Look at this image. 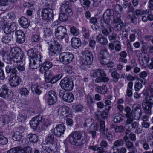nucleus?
<instances>
[{"label":"nucleus","instance_id":"nucleus-1","mask_svg":"<svg viewBox=\"0 0 153 153\" xmlns=\"http://www.w3.org/2000/svg\"><path fill=\"white\" fill-rule=\"evenodd\" d=\"M86 134L85 132H72L69 136V140L71 144L76 148H82L86 142Z\"/></svg>","mask_w":153,"mask_h":153},{"label":"nucleus","instance_id":"nucleus-2","mask_svg":"<svg viewBox=\"0 0 153 153\" xmlns=\"http://www.w3.org/2000/svg\"><path fill=\"white\" fill-rule=\"evenodd\" d=\"M30 59L29 66L30 68L36 69L42 64L40 53L36 49H30L27 52Z\"/></svg>","mask_w":153,"mask_h":153},{"label":"nucleus","instance_id":"nucleus-3","mask_svg":"<svg viewBox=\"0 0 153 153\" xmlns=\"http://www.w3.org/2000/svg\"><path fill=\"white\" fill-rule=\"evenodd\" d=\"M45 5L47 7L43 9L41 12L42 19L46 22H49L53 19V10L54 6L52 4V1L50 0H47Z\"/></svg>","mask_w":153,"mask_h":153},{"label":"nucleus","instance_id":"nucleus-4","mask_svg":"<svg viewBox=\"0 0 153 153\" xmlns=\"http://www.w3.org/2000/svg\"><path fill=\"white\" fill-rule=\"evenodd\" d=\"M91 75L94 77H96L95 81L97 83L102 82H107L109 80V78L106 77V75L104 71L100 69L91 71Z\"/></svg>","mask_w":153,"mask_h":153},{"label":"nucleus","instance_id":"nucleus-5","mask_svg":"<svg viewBox=\"0 0 153 153\" xmlns=\"http://www.w3.org/2000/svg\"><path fill=\"white\" fill-rule=\"evenodd\" d=\"M59 85L62 89L67 91L71 90L74 87L73 82L70 76L65 77L62 79Z\"/></svg>","mask_w":153,"mask_h":153},{"label":"nucleus","instance_id":"nucleus-6","mask_svg":"<svg viewBox=\"0 0 153 153\" xmlns=\"http://www.w3.org/2000/svg\"><path fill=\"white\" fill-rule=\"evenodd\" d=\"M44 97L48 105H52L56 102V94L53 90L48 91L45 94Z\"/></svg>","mask_w":153,"mask_h":153},{"label":"nucleus","instance_id":"nucleus-7","mask_svg":"<svg viewBox=\"0 0 153 153\" xmlns=\"http://www.w3.org/2000/svg\"><path fill=\"white\" fill-rule=\"evenodd\" d=\"M81 53L83 56L82 60V64L85 65L91 64L93 60V56L91 52L85 49L82 51Z\"/></svg>","mask_w":153,"mask_h":153},{"label":"nucleus","instance_id":"nucleus-8","mask_svg":"<svg viewBox=\"0 0 153 153\" xmlns=\"http://www.w3.org/2000/svg\"><path fill=\"white\" fill-rule=\"evenodd\" d=\"M73 58V55L69 52L62 53L59 56V61L64 64L70 63L71 62Z\"/></svg>","mask_w":153,"mask_h":153},{"label":"nucleus","instance_id":"nucleus-9","mask_svg":"<svg viewBox=\"0 0 153 153\" xmlns=\"http://www.w3.org/2000/svg\"><path fill=\"white\" fill-rule=\"evenodd\" d=\"M54 43V45H51L49 48V53L52 56L58 54L62 50V45L60 44L55 41Z\"/></svg>","mask_w":153,"mask_h":153},{"label":"nucleus","instance_id":"nucleus-10","mask_svg":"<svg viewBox=\"0 0 153 153\" xmlns=\"http://www.w3.org/2000/svg\"><path fill=\"white\" fill-rule=\"evenodd\" d=\"M65 27L62 26L58 27L55 30V34L56 37L59 39H62L67 35Z\"/></svg>","mask_w":153,"mask_h":153},{"label":"nucleus","instance_id":"nucleus-11","mask_svg":"<svg viewBox=\"0 0 153 153\" xmlns=\"http://www.w3.org/2000/svg\"><path fill=\"white\" fill-rule=\"evenodd\" d=\"M132 112L133 113V117H134V119H139L143 114L141 105L138 104L134 105L132 108Z\"/></svg>","mask_w":153,"mask_h":153},{"label":"nucleus","instance_id":"nucleus-12","mask_svg":"<svg viewBox=\"0 0 153 153\" xmlns=\"http://www.w3.org/2000/svg\"><path fill=\"white\" fill-rule=\"evenodd\" d=\"M57 113L64 118L71 115V110L69 107L64 106L59 108Z\"/></svg>","mask_w":153,"mask_h":153},{"label":"nucleus","instance_id":"nucleus-13","mask_svg":"<svg viewBox=\"0 0 153 153\" xmlns=\"http://www.w3.org/2000/svg\"><path fill=\"white\" fill-rule=\"evenodd\" d=\"M59 96L62 97V100L68 103L73 102L74 97L73 94L70 92H64L63 91H61L59 93Z\"/></svg>","mask_w":153,"mask_h":153},{"label":"nucleus","instance_id":"nucleus-14","mask_svg":"<svg viewBox=\"0 0 153 153\" xmlns=\"http://www.w3.org/2000/svg\"><path fill=\"white\" fill-rule=\"evenodd\" d=\"M114 12L112 9H107L103 15V19L105 22L108 24L109 21L114 19Z\"/></svg>","mask_w":153,"mask_h":153},{"label":"nucleus","instance_id":"nucleus-15","mask_svg":"<svg viewBox=\"0 0 153 153\" xmlns=\"http://www.w3.org/2000/svg\"><path fill=\"white\" fill-rule=\"evenodd\" d=\"M2 29L5 33H10L14 31L17 28V27L14 22L9 24L6 23L3 26Z\"/></svg>","mask_w":153,"mask_h":153},{"label":"nucleus","instance_id":"nucleus-16","mask_svg":"<svg viewBox=\"0 0 153 153\" xmlns=\"http://www.w3.org/2000/svg\"><path fill=\"white\" fill-rule=\"evenodd\" d=\"M65 130V126L63 124H59L54 128V134L56 137H60L64 134Z\"/></svg>","mask_w":153,"mask_h":153},{"label":"nucleus","instance_id":"nucleus-17","mask_svg":"<svg viewBox=\"0 0 153 153\" xmlns=\"http://www.w3.org/2000/svg\"><path fill=\"white\" fill-rule=\"evenodd\" d=\"M42 116H37L34 117L30 122V124L32 128L35 129L36 128L39 124L43 120Z\"/></svg>","mask_w":153,"mask_h":153},{"label":"nucleus","instance_id":"nucleus-18","mask_svg":"<svg viewBox=\"0 0 153 153\" xmlns=\"http://www.w3.org/2000/svg\"><path fill=\"white\" fill-rule=\"evenodd\" d=\"M69 4L68 1H64L63 3L61 4L60 9L62 12L67 13L69 16H71L73 15V12L71 6Z\"/></svg>","mask_w":153,"mask_h":153},{"label":"nucleus","instance_id":"nucleus-19","mask_svg":"<svg viewBox=\"0 0 153 153\" xmlns=\"http://www.w3.org/2000/svg\"><path fill=\"white\" fill-rule=\"evenodd\" d=\"M9 80L10 85L12 87H15L19 85L21 79L19 76L14 75H10Z\"/></svg>","mask_w":153,"mask_h":153},{"label":"nucleus","instance_id":"nucleus-20","mask_svg":"<svg viewBox=\"0 0 153 153\" xmlns=\"http://www.w3.org/2000/svg\"><path fill=\"white\" fill-rule=\"evenodd\" d=\"M149 60V55L146 53L141 54V56H139V60L140 64L144 68L147 67Z\"/></svg>","mask_w":153,"mask_h":153},{"label":"nucleus","instance_id":"nucleus-21","mask_svg":"<svg viewBox=\"0 0 153 153\" xmlns=\"http://www.w3.org/2000/svg\"><path fill=\"white\" fill-rule=\"evenodd\" d=\"M16 37V41L19 43H23L25 41V36L24 33L21 30H18L15 32Z\"/></svg>","mask_w":153,"mask_h":153},{"label":"nucleus","instance_id":"nucleus-22","mask_svg":"<svg viewBox=\"0 0 153 153\" xmlns=\"http://www.w3.org/2000/svg\"><path fill=\"white\" fill-rule=\"evenodd\" d=\"M1 91L0 93V97L5 99L10 98L8 94V87L6 85H3L1 87Z\"/></svg>","mask_w":153,"mask_h":153},{"label":"nucleus","instance_id":"nucleus-23","mask_svg":"<svg viewBox=\"0 0 153 153\" xmlns=\"http://www.w3.org/2000/svg\"><path fill=\"white\" fill-rule=\"evenodd\" d=\"M52 66L53 64L51 62L48 61H45L42 64V66L40 68V71L42 73L49 72L48 70Z\"/></svg>","mask_w":153,"mask_h":153},{"label":"nucleus","instance_id":"nucleus-24","mask_svg":"<svg viewBox=\"0 0 153 153\" xmlns=\"http://www.w3.org/2000/svg\"><path fill=\"white\" fill-rule=\"evenodd\" d=\"M0 55L2 56L3 60L7 63H10L13 59L12 57L10 55V53L8 54V53L6 51H0Z\"/></svg>","mask_w":153,"mask_h":153},{"label":"nucleus","instance_id":"nucleus-25","mask_svg":"<svg viewBox=\"0 0 153 153\" xmlns=\"http://www.w3.org/2000/svg\"><path fill=\"white\" fill-rule=\"evenodd\" d=\"M18 21L20 25L24 28H27L30 25L29 20L24 17H21Z\"/></svg>","mask_w":153,"mask_h":153},{"label":"nucleus","instance_id":"nucleus-26","mask_svg":"<svg viewBox=\"0 0 153 153\" xmlns=\"http://www.w3.org/2000/svg\"><path fill=\"white\" fill-rule=\"evenodd\" d=\"M72 46L74 48L76 49L80 46L81 45V42L80 39L76 37L73 38L71 40Z\"/></svg>","mask_w":153,"mask_h":153},{"label":"nucleus","instance_id":"nucleus-27","mask_svg":"<svg viewBox=\"0 0 153 153\" xmlns=\"http://www.w3.org/2000/svg\"><path fill=\"white\" fill-rule=\"evenodd\" d=\"M152 105L145 102H143L142 106L144 112L146 114H150L151 113V108Z\"/></svg>","mask_w":153,"mask_h":153},{"label":"nucleus","instance_id":"nucleus-28","mask_svg":"<svg viewBox=\"0 0 153 153\" xmlns=\"http://www.w3.org/2000/svg\"><path fill=\"white\" fill-rule=\"evenodd\" d=\"M49 147H48V149L46 148L45 150L49 153H54L57 150V142H53L52 143H50Z\"/></svg>","mask_w":153,"mask_h":153},{"label":"nucleus","instance_id":"nucleus-29","mask_svg":"<svg viewBox=\"0 0 153 153\" xmlns=\"http://www.w3.org/2000/svg\"><path fill=\"white\" fill-rule=\"evenodd\" d=\"M6 73L7 74H10L11 75H16L18 73V71L15 67L13 66L12 67L9 65H7L5 68Z\"/></svg>","mask_w":153,"mask_h":153},{"label":"nucleus","instance_id":"nucleus-30","mask_svg":"<svg viewBox=\"0 0 153 153\" xmlns=\"http://www.w3.org/2000/svg\"><path fill=\"white\" fill-rule=\"evenodd\" d=\"M25 58L24 56L23 53L21 51L19 54H18L15 57L13 60L15 62L19 63L21 62L23 63L24 62H25Z\"/></svg>","mask_w":153,"mask_h":153},{"label":"nucleus","instance_id":"nucleus-31","mask_svg":"<svg viewBox=\"0 0 153 153\" xmlns=\"http://www.w3.org/2000/svg\"><path fill=\"white\" fill-rule=\"evenodd\" d=\"M96 40L103 45H106L108 43L107 39L101 34H100L97 36Z\"/></svg>","mask_w":153,"mask_h":153},{"label":"nucleus","instance_id":"nucleus-32","mask_svg":"<svg viewBox=\"0 0 153 153\" xmlns=\"http://www.w3.org/2000/svg\"><path fill=\"white\" fill-rule=\"evenodd\" d=\"M21 51V50L18 47H13L11 49L10 55L12 57L13 60L15 57L18 54H19Z\"/></svg>","mask_w":153,"mask_h":153},{"label":"nucleus","instance_id":"nucleus-33","mask_svg":"<svg viewBox=\"0 0 153 153\" xmlns=\"http://www.w3.org/2000/svg\"><path fill=\"white\" fill-rule=\"evenodd\" d=\"M2 37L1 42L7 44L9 43L12 39L13 37L10 33H5Z\"/></svg>","mask_w":153,"mask_h":153},{"label":"nucleus","instance_id":"nucleus-34","mask_svg":"<svg viewBox=\"0 0 153 153\" xmlns=\"http://www.w3.org/2000/svg\"><path fill=\"white\" fill-rule=\"evenodd\" d=\"M32 91L35 93L37 95H39L42 93L41 88L37 83L32 85L31 87Z\"/></svg>","mask_w":153,"mask_h":153},{"label":"nucleus","instance_id":"nucleus-35","mask_svg":"<svg viewBox=\"0 0 153 153\" xmlns=\"http://www.w3.org/2000/svg\"><path fill=\"white\" fill-rule=\"evenodd\" d=\"M95 90L98 93L101 94H104L107 91V88L106 86L102 85L101 86H97L95 88Z\"/></svg>","mask_w":153,"mask_h":153},{"label":"nucleus","instance_id":"nucleus-36","mask_svg":"<svg viewBox=\"0 0 153 153\" xmlns=\"http://www.w3.org/2000/svg\"><path fill=\"white\" fill-rule=\"evenodd\" d=\"M27 137L30 141L32 143H36L38 140V137L35 134H29L28 135Z\"/></svg>","mask_w":153,"mask_h":153},{"label":"nucleus","instance_id":"nucleus-37","mask_svg":"<svg viewBox=\"0 0 153 153\" xmlns=\"http://www.w3.org/2000/svg\"><path fill=\"white\" fill-rule=\"evenodd\" d=\"M44 37L45 39H49L53 33L52 30L50 28H46L44 31Z\"/></svg>","mask_w":153,"mask_h":153},{"label":"nucleus","instance_id":"nucleus-38","mask_svg":"<svg viewBox=\"0 0 153 153\" xmlns=\"http://www.w3.org/2000/svg\"><path fill=\"white\" fill-rule=\"evenodd\" d=\"M111 76L113 78V81L114 83L117 82L120 77V74L117 72V70L113 71L111 73Z\"/></svg>","mask_w":153,"mask_h":153},{"label":"nucleus","instance_id":"nucleus-39","mask_svg":"<svg viewBox=\"0 0 153 153\" xmlns=\"http://www.w3.org/2000/svg\"><path fill=\"white\" fill-rule=\"evenodd\" d=\"M89 148L94 151H97L98 153H106L102 147H98L97 146H89Z\"/></svg>","mask_w":153,"mask_h":153},{"label":"nucleus","instance_id":"nucleus-40","mask_svg":"<svg viewBox=\"0 0 153 153\" xmlns=\"http://www.w3.org/2000/svg\"><path fill=\"white\" fill-rule=\"evenodd\" d=\"M110 56L107 50L106 49H103L100 51L99 55V59L103 57H107Z\"/></svg>","mask_w":153,"mask_h":153},{"label":"nucleus","instance_id":"nucleus-41","mask_svg":"<svg viewBox=\"0 0 153 153\" xmlns=\"http://www.w3.org/2000/svg\"><path fill=\"white\" fill-rule=\"evenodd\" d=\"M22 133L20 131H16L13 136V139L15 141H19L22 137Z\"/></svg>","mask_w":153,"mask_h":153},{"label":"nucleus","instance_id":"nucleus-42","mask_svg":"<svg viewBox=\"0 0 153 153\" xmlns=\"http://www.w3.org/2000/svg\"><path fill=\"white\" fill-rule=\"evenodd\" d=\"M100 131L102 134H105L108 129L105 128V122L104 121L101 120L100 123Z\"/></svg>","mask_w":153,"mask_h":153},{"label":"nucleus","instance_id":"nucleus-43","mask_svg":"<svg viewBox=\"0 0 153 153\" xmlns=\"http://www.w3.org/2000/svg\"><path fill=\"white\" fill-rule=\"evenodd\" d=\"M47 142L49 143H52L53 142H57V139L54 138V137L53 134H49L46 139Z\"/></svg>","mask_w":153,"mask_h":153},{"label":"nucleus","instance_id":"nucleus-44","mask_svg":"<svg viewBox=\"0 0 153 153\" xmlns=\"http://www.w3.org/2000/svg\"><path fill=\"white\" fill-rule=\"evenodd\" d=\"M123 117L120 114H117L114 115V123H118L123 120Z\"/></svg>","mask_w":153,"mask_h":153},{"label":"nucleus","instance_id":"nucleus-45","mask_svg":"<svg viewBox=\"0 0 153 153\" xmlns=\"http://www.w3.org/2000/svg\"><path fill=\"white\" fill-rule=\"evenodd\" d=\"M32 148L29 147L27 146L24 147L23 149L20 146V152L19 153H31Z\"/></svg>","mask_w":153,"mask_h":153},{"label":"nucleus","instance_id":"nucleus-46","mask_svg":"<svg viewBox=\"0 0 153 153\" xmlns=\"http://www.w3.org/2000/svg\"><path fill=\"white\" fill-rule=\"evenodd\" d=\"M124 140L122 139H119L116 140L113 143V147L117 148V147L122 146L124 145Z\"/></svg>","mask_w":153,"mask_h":153},{"label":"nucleus","instance_id":"nucleus-47","mask_svg":"<svg viewBox=\"0 0 153 153\" xmlns=\"http://www.w3.org/2000/svg\"><path fill=\"white\" fill-rule=\"evenodd\" d=\"M112 27L109 26L107 28L103 29L102 31V33L104 35L107 36L109 35L112 31Z\"/></svg>","mask_w":153,"mask_h":153},{"label":"nucleus","instance_id":"nucleus-48","mask_svg":"<svg viewBox=\"0 0 153 153\" xmlns=\"http://www.w3.org/2000/svg\"><path fill=\"white\" fill-rule=\"evenodd\" d=\"M67 13L64 12L60 13L59 16V19L60 21L62 22L66 21L68 19Z\"/></svg>","mask_w":153,"mask_h":153},{"label":"nucleus","instance_id":"nucleus-49","mask_svg":"<svg viewBox=\"0 0 153 153\" xmlns=\"http://www.w3.org/2000/svg\"><path fill=\"white\" fill-rule=\"evenodd\" d=\"M94 120L91 118H88L85 120L84 125L86 127H89L91 128V126L94 124Z\"/></svg>","mask_w":153,"mask_h":153},{"label":"nucleus","instance_id":"nucleus-50","mask_svg":"<svg viewBox=\"0 0 153 153\" xmlns=\"http://www.w3.org/2000/svg\"><path fill=\"white\" fill-rule=\"evenodd\" d=\"M146 102L153 105V95L148 94L145 97Z\"/></svg>","mask_w":153,"mask_h":153},{"label":"nucleus","instance_id":"nucleus-51","mask_svg":"<svg viewBox=\"0 0 153 153\" xmlns=\"http://www.w3.org/2000/svg\"><path fill=\"white\" fill-rule=\"evenodd\" d=\"M116 14L121 15L123 13L122 7L119 4H117L114 7Z\"/></svg>","mask_w":153,"mask_h":153},{"label":"nucleus","instance_id":"nucleus-52","mask_svg":"<svg viewBox=\"0 0 153 153\" xmlns=\"http://www.w3.org/2000/svg\"><path fill=\"white\" fill-rule=\"evenodd\" d=\"M146 142L149 143L150 146L153 147V135L151 134H149L147 136Z\"/></svg>","mask_w":153,"mask_h":153},{"label":"nucleus","instance_id":"nucleus-53","mask_svg":"<svg viewBox=\"0 0 153 153\" xmlns=\"http://www.w3.org/2000/svg\"><path fill=\"white\" fill-rule=\"evenodd\" d=\"M126 148L129 150H133L135 149V146L133 143L130 141H128L126 143Z\"/></svg>","mask_w":153,"mask_h":153},{"label":"nucleus","instance_id":"nucleus-54","mask_svg":"<svg viewBox=\"0 0 153 153\" xmlns=\"http://www.w3.org/2000/svg\"><path fill=\"white\" fill-rule=\"evenodd\" d=\"M99 60L100 61V63L102 64L105 65L108 63L109 61H110V56L107 57H103L102 58H99Z\"/></svg>","mask_w":153,"mask_h":153},{"label":"nucleus","instance_id":"nucleus-55","mask_svg":"<svg viewBox=\"0 0 153 153\" xmlns=\"http://www.w3.org/2000/svg\"><path fill=\"white\" fill-rule=\"evenodd\" d=\"M115 131L117 133H122L125 131V127L122 126H119L116 127L115 128Z\"/></svg>","mask_w":153,"mask_h":153},{"label":"nucleus","instance_id":"nucleus-56","mask_svg":"<svg viewBox=\"0 0 153 153\" xmlns=\"http://www.w3.org/2000/svg\"><path fill=\"white\" fill-rule=\"evenodd\" d=\"M8 142L7 138L4 136L0 134V144L3 145L6 144Z\"/></svg>","mask_w":153,"mask_h":153},{"label":"nucleus","instance_id":"nucleus-57","mask_svg":"<svg viewBox=\"0 0 153 153\" xmlns=\"http://www.w3.org/2000/svg\"><path fill=\"white\" fill-rule=\"evenodd\" d=\"M44 73L45 81L47 83H50L51 77L50 74V72H45Z\"/></svg>","mask_w":153,"mask_h":153},{"label":"nucleus","instance_id":"nucleus-58","mask_svg":"<svg viewBox=\"0 0 153 153\" xmlns=\"http://www.w3.org/2000/svg\"><path fill=\"white\" fill-rule=\"evenodd\" d=\"M11 118L10 116L7 115L3 116L2 117V120L3 123H7L11 121Z\"/></svg>","mask_w":153,"mask_h":153},{"label":"nucleus","instance_id":"nucleus-59","mask_svg":"<svg viewBox=\"0 0 153 153\" xmlns=\"http://www.w3.org/2000/svg\"><path fill=\"white\" fill-rule=\"evenodd\" d=\"M82 6L84 7V9L86 7L85 6L89 7L90 4V1L88 0H80Z\"/></svg>","mask_w":153,"mask_h":153},{"label":"nucleus","instance_id":"nucleus-60","mask_svg":"<svg viewBox=\"0 0 153 153\" xmlns=\"http://www.w3.org/2000/svg\"><path fill=\"white\" fill-rule=\"evenodd\" d=\"M20 152V146L13 148L9 150L7 153H19Z\"/></svg>","mask_w":153,"mask_h":153},{"label":"nucleus","instance_id":"nucleus-61","mask_svg":"<svg viewBox=\"0 0 153 153\" xmlns=\"http://www.w3.org/2000/svg\"><path fill=\"white\" fill-rule=\"evenodd\" d=\"M70 32L74 35L76 36L79 34L78 30L75 27H72L70 29Z\"/></svg>","mask_w":153,"mask_h":153},{"label":"nucleus","instance_id":"nucleus-62","mask_svg":"<svg viewBox=\"0 0 153 153\" xmlns=\"http://www.w3.org/2000/svg\"><path fill=\"white\" fill-rule=\"evenodd\" d=\"M143 147L145 150L147 151L150 149V147L148 143L146 141H143L141 143Z\"/></svg>","mask_w":153,"mask_h":153},{"label":"nucleus","instance_id":"nucleus-63","mask_svg":"<svg viewBox=\"0 0 153 153\" xmlns=\"http://www.w3.org/2000/svg\"><path fill=\"white\" fill-rule=\"evenodd\" d=\"M7 108V106L5 103L3 101L0 100V111H4Z\"/></svg>","mask_w":153,"mask_h":153},{"label":"nucleus","instance_id":"nucleus-64","mask_svg":"<svg viewBox=\"0 0 153 153\" xmlns=\"http://www.w3.org/2000/svg\"><path fill=\"white\" fill-rule=\"evenodd\" d=\"M108 130L104 134H102L105 137H106L107 139L109 140H112L113 139V136L111 134L108 132Z\"/></svg>","mask_w":153,"mask_h":153}]
</instances>
